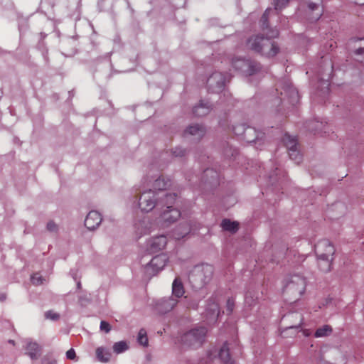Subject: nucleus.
I'll return each mask as SVG.
<instances>
[{
    "instance_id": "1",
    "label": "nucleus",
    "mask_w": 364,
    "mask_h": 364,
    "mask_svg": "<svg viewBox=\"0 0 364 364\" xmlns=\"http://www.w3.org/2000/svg\"><path fill=\"white\" fill-rule=\"evenodd\" d=\"M278 36L279 31L277 29H271L267 33L266 38L259 35L250 37L247 41L246 46L256 53L272 58L279 51V46L272 41V38Z\"/></svg>"
},
{
    "instance_id": "2",
    "label": "nucleus",
    "mask_w": 364,
    "mask_h": 364,
    "mask_svg": "<svg viewBox=\"0 0 364 364\" xmlns=\"http://www.w3.org/2000/svg\"><path fill=\"white\" fill-rule=\"evenodd\" d=\"M315 252L319 260L320 269L323 272L330 271L333 256L335 253V248L332 243L326 239L319 240L315 245Z\"/></svg>"
},
{
    "instance_id": "3",
    "label": "nucleus",
    "mask_w": 364,
    "mask_h": 364,
    "mask_svg": "<svg viewBox=\"0 0 364 364\" xmlns=\"http://www.w3.org/2000/svg\"><path fill=\"white\" fill-rule=\"evenodd\" d=\"M306 287V278L300 274H295L287 277L283 291L291 299L298 300L304 294Z\"/></svg>"
},
{
    "instance_id": "4",
    "label": "nucleus",
    "mask_w": 364,
    "mask_h": 364,
    "mask_svg": "<svg viewBox=\"0 0 364 364\" xmlns=\"http://www.w3.org/2000/svg\"><path fill=\"white\" fill-rule=\"evenodd\" d=\"M176 197L177 196L175 193L165 195L162 205L166 206V209L157 218V223L159 225L167 227L180 218L181 212L178 209L172 208V204L174 203Z\"/></svg>"
},
{
    "instance_id": "5",
    "label": "nucleus",
    "mask_w": 364,
    "mask_h": 364,
    "mask_svg": "<svg viewBox=\"0 0 364 364\" xmlns=\"http://www.w3.org/2000/svg\"><path fill=\"white\" fill-rule=\"evenodd\" d=\"M207 329L205 327H198L185 333L181 337L180 342L184 348L196 349L202 346L205 341Z\"/></svg>"
},
{
    "instance_id": "6",
    "label": "nucleus",
    "mask_w": 364,
    "mask_h": 364,
    "mask_svg": "<svg viewBox=\"0 0 364 364\" xmlns=\"http://www.w3.org/2000/svg\"><path fill=\"white\" fill-rule=\"evenodd\" d=\"M213 274V267L210 264L196 265L189 274V281L197 287L208 283Z\"/></svg>"
},
{
    "instance_id": "7",
    "label": "nucleus",
    "mask_w": 364,
    "mask_h": 364,
    "mask_svg": "<svg viewBox=\"0 0 364 364\" xmlns=\"http://www.w3.org/2000/svg\"><path fill=\"white\" fill-rule=\"evenodd\" d=\"M232 66L236 70L242 72L247 75H252L261 69V65L256 62L243 58H232Z\"/></svg>"
},
{
    "instance_id": "8",
    "label": "nucleus",
    "mask_w": 364,
    "mask_h": 364,
    "mask_svg": "<svg viewBox=\"0 0 364 364\" xmlns=\"http://www.w3.org/2000/svg\"><path fill=\"white\" fill-rule=\"evenodd\" d=\"M164 198L157 201L156 193L152 190H149L142 193L139 200V207L143 212H149L156 205L164 203Z\"/></svg>"
},
{
    "instance_id": "9",
    "label": "nucleus",
    "mask_w": 364,
    "mask_h": 364,
    "mask_svg": "<svg viewBox=\"0 0 364 364\" xmlns=\"http://www.w3.org/2000/svg\"><path fill=\"white\" fill-rule=\"evenodd\" d=\"M307 11L309 13V21H316L323 14L322 0H306Z\"/></svg>"
},
{
    "instance_id": "10",
    "label": "nucleus",
    "mask_w": 364,
    "mask_h": 364,
    "mask_svg": "<svg viewBox=\"0 0 364 364\" xmlns=\"http://www.w3.org/2000/svg\"><path fill=\"white\" fill-rule=\"evenodd\" d=\"M226 82V78L221 73L215 72L213 73L208 79L207 83L209 89L213 92L220 91Z\"/></svg>"
},
{
    "instance_id": "11",
    "label": "nucleus",
    "mask_w": 364,
    "mask_h": 364,
    "mask_svg": "<svg viewBox=\"0 0 364 364\" xmlns=\"http://www.w3.org/2000/svg\"><path fill=\"white\" fill-rule=\"evenodd\" d=\"M289 0H274V10L267 9L262 15L260 22L262 30L264 31L268 27V18L271 13H277L278 10L283 9L288 4Z\"/></svg>"
},
{
    "instance_id": "12",
    "label": "nucleus",
    "mask_w": 364,
    "mask_h": 364,
    "mask_svg": "<svg viewBox=\"0 0 364 364\" xmlns=\"http://www.w3.org/2000/svg\"><path fill=\"white\" fill-rule=\"evenodd\" d=\"M102 220L100 213L92 210L87 214L85 220V225L89 230H94L99 226Z\"/></svg>"
},
{
    "instance_id": "13",
    "label": "nucleus",
    "mask_w": 364,
    "mask_h": 364,
    "mask_svg": "<svg viewBox=\"0 0 364 364\" xmlns=\"http://www.w3.org/2000/svg\"><path fill=\"white\" fill-rule=\"evenodd\" d=\"M167 260L168 259L166 255H158L151 259L149 264L148 269H151L153 272H158L165 267Z\"/></svg>"
},
{
    "instance_id": "14",
    "label": "nucleus",
    "mask_w": 364,
    "mask_h": 364,
    "mask_svg": "<svg viewBox=\"0 0 364 364\" xmlns=\"http://www.w3.org/2000/svg\"><path fill=\"white\" fill-rule=\"evenodd\" d=\"M167 244L166 237L164 235H159L154 237L149 242V251L151 253L157 252L163 250Z\"/></svg>"
},
{
    "instance_id": "15",
    "label": "nucleus",
    "mask_w": 364,
    "mask_h": 364,
    "mask_svg": "<svg viewBox=\"0 0 364 364\" xmlns=\"http://www.w3.org/2000/svg\"><path fill=\"white\" fill-rule=\"evenodd\" d=\"M178 304V300L173 297L161 300L157 304V309L161 314H165L170 311Z\"/></svg>"
},
{
    "instance_id": "16",
    "label": "nucleus",
    "mask_w": 364,
    "mask_h": 364,
    "mask_svg": "<svg viewBox=\"0 0 364 364\" xmlns=\"http://www.w3.org/2000/svg\"><path fill=\"white\" fill-rule=\"evenodd\" d=\"M207 316L211 321H215L220 314V307L218 302L215 301V299L212 301L210 300L208 306L206 308Z\"/></svg>"
},
{
    "instance_id": "17",
    "label": "nucleus",
    "mask_w": 364,
    "mask_h": 364,
    "mask_svg": "<svg viewBox=\"0 0 364 364\" xmlns=\"http://www.w3.org/2000/svg\"><path fill=\"white\" fill-rule=\"evenodd\" d=\"M259 134L255 128L247 127L245 131L243 132L242 139L248 143L255 142L259 139Z\"/></svg>"
},
{
    "instance_id": "18",
    "label": "nucleus",
    "mask_w": 364,
    "mask_h": 364,
    "mask_svg": "<svg viewBox=\"0 0 364 364\" xmlns=\"http://www.w3.org/2000/svg\"><path fill=\"white\" fill-rule=\"evenodd\" d=\"M211 107L209 105L208 102H205L204 101H200L198 105L196 106L193 108V114L196 117H203L209 113Z\"/></svg>"
},
{
    "instance_id": "19",
    "label": "nucleus",
    "mask_w": 364,
    "mask_h": 364,
    "mask_svg": "<svg viewBox=\"0 0 364 364\" xmlns=\"http://www.w3.org/2000/svg\"><path fill=\"white\" fill-rule=\"evenodd\" d=\"M220 359L224 364H233L234 361L232 360L230 355L229 348L228 343H225L220 349L218 353Z\"/></svg>"
},
{
    "instance_id": "20",
    "label": "nucleus",
    "mask_w": 364,
    "mask_h": 364,
    "mask_svg": "<svg viewBox=\"0 0 364 364\" xmlns=\"http://www.w3.org/2000/svg\"><path fill=\"white\" fill-rule=\"evenodd\" d=\"M172 293L176 298L181 297L185 293L182 282L178 277H176L172 284Z\"/></svg>"
},
{
    "instance_id": "21",
    "label": "nucleus",
    "mask_w": 364,
    "mask_h": 364,
    "mask_svg": "<svg viewBox=\"0 0 364 364\" xmlns=\"http://www.w3.org/2000/svg\"><path fill=\"white\" fill-rule=\"evenodd\" d=\"M187 134L196 136L197 139H200L205 134V129L199 124L191 125L186 131L185 134Z\"/></svg>"
},
{
    "instance_id": "22",
    "label": "nucleus",
    "mask_w": 364,
    "mask_h": 364,
    "mask_svg": "<svg viewBox=\"0 0 364 364\" xmlns=\"http://www.w3.org/2000/svg\"><path fill=\"white\" fill-rule=\"evenodd\" d=\"M41 348L36 343L30 342L26 346V353L31 359H37L40 355Z\"/></svg>"
},
{
    "instance_id": "23",
    "label": "nucleus",
    "mask_w": 364,
    "mask_h": 364,
    "mask_svg": "<svg viewBox=\"0 0 364 364\" xmlns=\"http://www.w3.org/2000/svg\"><path fill=\"white\" fill-rule=\"evenodd\" d=\"M221 227L225 230L235 232L238 230L239 223L235 221H231L229 219H224L221 223Z\"/></svg>"
},
{
    "instance_id": "24",
    "label": "nucleus",
    "mask_w": 364,
    "mask_h": 364,
    "mask_svg": "<svg viewBox=\"0 0 364 364\" xmlns=\"http://www.w3.org/2000/svg\"><path fill=\"white\" fill-rule=\"evenodd\" d=\"M96 356L99 361L102 363H107L111 358V353L102 347L96 349Z\"/></svg>"
},
{
    "instance_id": "25",
    "label": "nucleus",
    "mask_w": 364,
    "mask_h": 364,
    "mask_svg": "<svg viewBox=\"0 0 364 364\" xmlns=\"http://www.w3.org/2000/svg\"><path fill=\"white\" fill-rule=\"evenodd\" d=\"M170 186V181L166 180L164 176L159 177L154 183V188L156 190L161 191L166 189Z\"/></svg>"
},
{
    "instance_id": "26",
    "label": "nucleus",
    "mask_w": 364,
    "mask_h": 364,
    "mask_svg": "<svg viewBox=\"0 0 364 364\" xmlns=\"http://www.w3.org/2000/svg\"><path fill=\"white\" fill-rule=\"evenodd\" d=\"M283 142L287 148L289 150L297 146V139L296 136H292L288 134H284L283 137Z\"/></svg>"
},
{
    "instance_id": "27",
    "label": "nucleus",
    "mask_w": 364,
    "mask_h": 364,
    "mask_svg": "<svg viewBox=\"0 0 364 364\" xmlns=\"http://www.w3.org/2000/svg\"><path fill=\"white\" fill-rule=\"evenodd\" d=\"M332 332V328L329 325H324L322 327L318 328L315 333L314 336L316 338L319 337H324L330 335Z\"/></svg>"
},
{
    "instance_id": "28",
    "label": "nucleus",
    "mask_w": 364,
    "mask_h": 364,
    "mask_svg": "<svg viewBox=\"0 0 364 364\" xmlns=\"http://www.w3.org/2000/svg\"><path fill=\"white\" fill-rule=\"evenodd\" d=\"M289 156L296 164H299L301 161L302 156L298 151L297 146L289 150Z\"/></svg>"
},
{
    "instance_id": "29",
    "label": "nucleus",
    "mask_w": 364,
    "mask_h": 364,
    "mask_svg": "<svg viewBox=\"0 0 364 364\" xmlns=\"http://www.w3.org/2000/svg\"><path fill=\"white\" fill-rule=\"evenodd\" d=\"M128 349V346L125 341L117 342L113 346V350L114 353L119 354Z\"/></svg>"
},
{
    "instance_id": "30",
    "label": "nucleus",
    "mask_w": 364,
    "mask_h": 364,
    "mask_svg": "<svg viewBox=\"0 0 364 364\" xmlns=\"http://www.w3.org/2000/svg\"><path fill=\"white\" fill-rule=\"evenodd\" d=\"M138 342L143 346H148V338L146 331L144 328L141 329L138 333Z\"/></svg>"
},
{
    "instance_id": "31",
    "label": "nucleus",
    "mask_w": 364,
    "mask_h": 364,
    "mask_svg": "<svg viewBox=\"0 0 364 364\" xmlns=\"http://www.w3.org/2000/svg\"><path fill=\"white\" fill-rule=\"evenodd\" d=\"M289 317H296V322L291 326H289L288 328H297L299 327L301 323H302V316L300 314H291L289 315L285 316L284 318L287 319Z\"/></svg>"
},
{
    "instance_id": "32",
    "label": "nucleus",
    "mask_w": 364,
    "mask_h": 364,
    "mask_svg": "<svg viewBox=\"0 0 364 364\" xmlns=\"http://www.w3.org/2000/svg\"><path fill=\"white\" fill-rule=\"evenodd\" d=\"M246 128L245 124H237L232 127V131L235 135L243 136V132L245 131Z\"/></svg>"
},
{
    "instance_id": "33",
    "label": "nucleus",
    "mask_w": 364,
    "mask_h": 364,
    "mask_svg": "<svg viewBox=\"0 0 364 364\" xmlns=\"http://www.w3.org/2000/svg\"><path fill=\"white\" fill-rule=\"evenodd\" d=\"M43 279L39 273H35L31 276V282L34 285H39L43 283Z\"/></svg>"
},
{
    "instance_id": "34",
    "label": "nucleus",
    "mask_w": 364,
    "mask_h": 364,
    "mask_svg": "<svg viewBox=\"0 0 364 364\" xmlns=\"http://www.w3.org/2000/svg\"><path fill=\"white\" fill-rule=\"evenodd\" d=\"M284 93L285 95H291L292 97H295V98H298V92L296 90L295 88L291 87L290 85H288L285 88H284Z\"/></svg>"
},
{
    "instance_id": "35",
    "label": "nucleus",
    "mask_w": 364,
    "mask_h": 364,
    "mask_svg": "<svg viewBox=\"0 0 364 364\" xmlns=\"http://www.w3.org/2000/svg\"><path fill=\"white\" fill-rule=\"evenodd\" d=\"M235 307V301L232 298H229L227 300L226 311L228 314H232Z\"/></svg>"
},
{
    "instance_id": "36",
    "label": "nucleus",
    "mask_w": 364,
    "mask_h": 364,
    "mask_svg": "<svg viewBox=\"0 0 364 364\" xmlns=\"http://www.w3.org/2000/svg\"><path fill=\"white\" fill-rule=\"evenodd\" d=\"M45 316L47 319H50L53 321H56L60 318L58 314L54 312L53 311H48L45 314Z\"/></svg>"
},
{
    "instance_id": "37",
    "label": "nucleus",
    "mask_w": 364,
    "mask_h": 364,
    "mask_svg": "<svg viewBox=\"0 0 364 364\" xmlns=\"http://www.w3.org/2000/svg\"><path fill=\"white\" fill-rule=\"evenodd\" d=\"M100 329L106 333H108L111 330V326L109 323L105 321H102L100 323Z\"/></svg>"
},
{
    "instance_id": "38",
    "label": "nucleus",
    "mask_w": 364,
    "mask_h": 364,
    "mask_svg": "<svg viewBox=\"0 0 364 364\" xmlns=\"http://www.w3.org/2000/svg\"><path fill=\"white\" fill-rule=\"evenodd\" d=\"M210 175L211 178H215L218 177V174L216 172H215L213 169L207 168L204 171V176H208Z\"/></svg>"
},
{
    "instance_id": "39",
    "label": "nucleus",
    "mask_w": 364,
    "mask_h": 364,
    "mask_svg": "<svg viewBox=\"0 0 364 364\" xmlns=\"http://www.w3.org/2000/svg\"><path fill=\"white\" fill-rule=\"evenodd\" d=\"M66 357L68 359H70V360L75 359V358L76 357V354H75L74 349L70 348V350H68L66 352Z\"/></svg>"
},
{
    "instance_id": "40",
    "label": "nucleus",
    "mask_w": 364,
    "mask_h": 364,
    "mask_svg": "<svg viewBox=\"0 0 364 364\" xmlns=\"http://www.w3.org/2000/svg\"><path fill=\"white\" fill-rule=\"evenodd\" d=\"M185 152L186 151L184 149L177 148L173 151V154L176 156H183L185 155Z\"/></svg>"
},
{
    "instance_id": "41",
    "label": "nucleus",
    "mask_w": 364,
    "mask_h": 364,
    "mask_svg": "<svg viewBox=\"0 0 364 364\" xmlns=\"http://www.w3.org/2000/svg\"><path fill=\"white\" fill-rule=\"evenodd\" d=\"M47 229L49 231L54 232L57 230V225L53 221H50L47 224Z\"/></svg>"
},
{
    "instance_id": "42",
    "label": "nucleus",
    "mask_w": 364,
    "mask_h": 364,
    "mask_svg": "<svg viewBox=\"0 0 364 364\" xmlns=\"http://www.w3.org/2000/svg\"><path fill=\"white\" fill-rule=\"evenodd\" d=\"M229 153H230V154H231V156H236L237 155V151L236 149H232L231 147H230V148L228 149V150L227 149V150L225 151V155H226L227 156H230V154H229Z\"/></svg>"
},
{
    "instance_id": "43",
    "label": "nucleus",
    "mask_w": 364,
    "mask_h": 364,
    "mask_svg": "<svg viewBox=\"0 0 364 364\" xmlns=\"http://www.w3.org/2000/svg\"><path fill=\"white\" fill-rule=\"evenodd\" d=\"M189 232H190V229H189L188 228H186L183 230V232L181 234H180V235H177V236H175V238H176V240H179V239H181V238L183 237H184L186 235H187Z\"/></svg>"
},
{
    "instance_id": "44",
    "label": "nucleus",
    "mask_w": 364,
    "mask_h": 364,
    "mask_svg": "<svg viewBox=\"0 0 364 364\" xmlns=\"http://www.w3.org/2000/svg\"><path fill=\"white\" fill-rule=\"evenodd\" d=\"M364 53V47H359L355 49V53L357 55H360Z\"/></svg>"
},
{
    "instance_id": "45",
    "label": "nucleus",
    "mask_w": 364,
    "mask_h": 364,
    "mask_svg": "<svg viewBox=\"0 0 364 364\" xmlns=\"http://www.w3.org/2000/svg\"><path fill=\"white\" fill-rule=\"evenodd\" d=\"M6 299V295L5 293H0V301H4Z\"/></svg>"
},
{
    "instance_id": "46",
    "label": "nucleus",
    "mask_w": 364,
    "mask_h": 364,
    "mask_svg": "<svg viewBox=\"0 0 364 364\" xmlns=\"http://www.w3.org/2000/svg\"><path fill=\"white\" fill-rule=\"evenodd\" d=\"M43 364H56L55 360H52L50 362H47L46 359L43 360Z\"/></svg>"
},
{
    "instance_id": "47",
    "label": "nucleus",
    "mask_w": 364,
    "mask_h": 364,
    "mask_svg": "<svg viewBox=\"0 0 364 364\" xmlns=\"http://www.w3.org/2000/svg\"><path fill=\"white\" fill-rule=\"evenodd\" d=\"M355 3L359 5H364V0H355Z\"/></svg>"
},
{
    "instance_id": "48",
    "label": "nucleus",
    "mask_w": 364,
    "mask_h": 364,
    "mask_svg": "<svg viewBox=\"0 0 364 364\" xmlns=\"http://www.w3.org/2000/svg\"><path fill=\"white\" fill-rule=\"evenodd\" d=\"M333 44H336V43H335V42H333V41H331V42L329 43V46H330V48H331V50L335 47Z\"/></svg>"
},
{
    "instance_id": "49",
    "label": "nucleus",
    "mask_w": 364,
    "mask_h": 364,
    "mask_svg": "<svg viewBox=\"0 0 364 364\" xmlns=\"http://www.w3.org/2000/svg\"><path fill=\"white\" fill-rule=\"evenodd\" d=\"M329 65H330L331 72H332V70H333V65H332V63H330V64H329Z\"/></svg>"
},
{
    "instance_id": "50",
    "label": "nucleus",
    "mask_w": 364,
    "mask_h": 364,
    "mask_svg": "<svg viewBox=\"0 0 364 364\" xmlns=\"http://www.w3.org/2000/svg\"><path fill=\"white\" fill-rule=\"evenodd\" d=\"M245 301H246V302H247V303L249 302V301H248V294H246V296H245Z\"/></svg>"
},
{
    "instance_id": "51",
    "label": "nucleus",
    "mask_w": 364,
    "mask_h": 364,
    "mask_svg": "<svg viewBox=\"0 0 364 364\" xmlns=\"http://www.w3.org/2000/svg\"><path fill=\"white\" fill-rule=\"evenodd\" d=\"M9 343H11V344H13V345H14V341L13 340H10V341H9Z\"/></svg>"
},
{
    "instance_id": "52",
    "label": "nucleus",
    "mask_w": 364,
    "mask_h": 364,
    "mask_svg": "<svg viewBox=\"0 0 364 364\" xmlns=\"http://www.w3.org/2000/svg\"><path fill=\"white\" fill-rule=\"evenodd\" d=\"M80 285H81V284H80V282H78V283H77V287H78V288H80Z\"/></svg>"
},
{
    "instance_id": "53",
    "label": "nucleus",
    "mask_w": 364,
    "mask_h": 364,
    "mask_svg": "<svg viewBox=\"0 0 364 364\" xmlns=\"http://www.w3.org/2000/svg\"><path fill=\"white\" fill-rule=\"evenodd\" d=\"M360 41H364V38H360L359 39Z\"/></svg>"
}]
</instances>
